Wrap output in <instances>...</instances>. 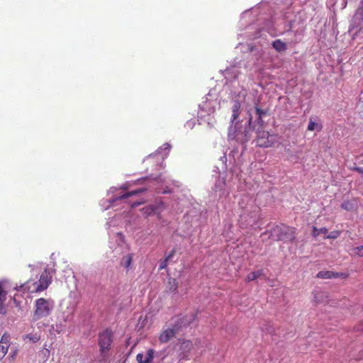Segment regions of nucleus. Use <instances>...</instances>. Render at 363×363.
<instances>
[{
  "label": "nucleus",
  "instance_id": "1",
  "mask_svg": "<svg viewBox=\"0 0 363 363\" xmlns=\"http://www.w3.org/2000/svg\"><path fill=\"white\" fill-rule=\"evenodd\" d=\"M113 342V332L110 328L100 331L98 334V345L99 347V356L97 362L105 363L108 358V352L111 349Z\"/></svg>",
  "mask_w": 363,
  "mask_h": 363
},
{
  "label": "nucleus",
  "instance_id": "2",
  "mask_svg": "<svg viewBox=\"0 0 363 363\" xmlns=\"http://www.w3.org/2000/svg\"><path fill=\"white\" fill-rule=\"evenodd\" d=\"M54 308V301L52 299L40 298L35 301V311L33 320H38L49 316Z\"/></svg>",
  "mask_w": 363,
  "mask_h": 363
},
{
  "label": "nucleus",
  "instance_id": "3",
  "mask_svg": "<svg viewBox=\"0 0 363 363\" xmlns=\"http://www.w3.org/2000/svg\"><path fill=\"white\" fill-rule=\"evenodd\" d=\"M257 145L262 147H269L273 146L278 142V137L277 135H270L268 132L262 130V128H259L257 130Z\"/></svg>",
  "mask_w": 363,
  "mask_h": 363
},
{
  "label": "nucleus",
  "instance_id": "4",
  "mask_svg": "<svg viewBox=\"0 0 363 363\" xmlns=\"http://www.w3.org/2000/svg\"><path fill=\"white\" fill-rule=\"evenodd\" d=\"M288 228L284 225H276L270 230L263 233L261 236H268L269 238L274 241L284 240L288 237Z\"/></svg>",
  "mask_w": 363,
  "mask_h": 363
},
{
  "label": "nucleus",
  "instance_id": "5",
  "mask_svg": "<svg viewBox=\"0 0 363 363\" xmlns=\"http://www.w3.org/2000/svg\"><path fill=\"white\" fill-rule=\"evenodd\" d=\"M183 324V320L182 318H180L178 320V323L173 325L171 328H167L160 333L159 336V340L161 343H167L172 338L175 337L176 334L177 333L179 328Z\"/></svg>",
  "mask_w": 363,
  "mask_h": 363
},
{
  "label": "nucleus",
  "instance_id": "6",
  "mask_svg": "<svg viewBox=\"0 0 363 363\" xmlns=\"http://www.w3.org/2000/svg\"><path fill=\"white\" fill-rule=\"evenodd\" d=\"M193 347L194 345L191 340H183L179 346L181 351L179 354V358L184 360L190 359L191 352Z\"/></svg>",
  "mask_w": 363,
  "mask_h": 363
},
{
  "label": "nucleus",
  "instance_id": "7",
  "mask_svg": "<svg viewBox=\"0 0 363 363\" xmlns=\"http://www.w3.org/2000/svg\"><path fill=\"white\" fill-rule=\"evenodd\" d=\"M39 289H40V287L38 281H32L31 280H29L24 284L19 286L16 289L23 292L28 291L30 294H34L41 292L42 291Z\"/></svg>",
  "mask_w": 363,
  "mask_h": 363
},
{
  "label": "nucleus",
  "instance_id": "8",
  "mask_svg": "<svg viewBox=\"0 0 363 363\" xmlns=\"http://www.w3.org/2000/svg\"><path fill=\"white\" fill-rule=\"evenodd\" d=\"M38 281L40 287V289H39L40 290L43 291L47 289L52 282V274L50 272L48 269H45Z\"/></svg>",
  "mask_w": 363,
  "mask_h": 363
},
{
  "label": "nucleus",
  "instance_id": "9",
  "mask_svg": "<svg viewBox=\"0 0 363 363\" xmlns=\"http://www.w3.org/2000/svg\"><path fill=\"white\" fill-rule=\"evenodd\" d=\"M9 335L4 334L0 340V359H3L8 352L9 347Z\"/></svg>",
  "mask_w": 363,
  "mask_h": 363
},
{
  "label": "nucleus",
  "instance_id": "10",
  "mask_svg": "<svg viewBox=\"0 0 363 363\" xmlns=\"http://www.w3.org/2000/svg\"><path fill=\"white\" fill-rule=\"evenodd\" d=\"M155 354V350L153 349H149L147 351L146 355L144 356L143 354H138L136 356V360L138 363H151L153 360Z\"/></svg>",
  "mask_w": 363,
  "mask_h": 363
},
{
  "label": "nucleus",
  "instance_id": "11",
  "mask_svg": "<svg viewBox=\"0 0 363 363\" xmlns=\"http://www.w3.org/2000/svg\"><path fill=\"white\" fill-rule=\"evenodd\" d=\"M317 277L320 279H334L338 277H346L343 273H337L332 271H320L317 274Z\"/></svg>",
  "mask_w": 363,
  "mask_h": 363
},
{
  "label": "nucleus",
  "instance_id": "12",
  "mask_svg": "<svg viewBox=\"0 0 363 363\" xmlns=\"http://www.w3.org/2000/svg\"><path fill=\"white\" fill-rule=\"evenodd\" d=\"M241 104L240 101H235L232 106L231 123H234L238 120L240 114Z\"/></svg>",
  "mask_w": 363,
  "mask_h": 363
},
{
  "label": "nucleus",
  "instance_id": "13",
  "mask_svg": "<svg viewBox=\"0 0 363 363\" xmlns=\"http://www.w3.org/2000/svg\"><path fill=\"white\" fill-rule=\"evenodd\" d=\"M314 294V301L318 303H325L328 301V293L325 291H321L320 290H316L313 293Z\"/></svg>",
  "mask_w": 363,
  "mask_h": 363
},
{
  "label": "nucleus",
  "instance_id": "14",
  "mask_svg": "<svg viewBox=\"0 0 363 363\" xmlns=\"http://www.w3.org/2000/svg\"><path fill=\"white\" fill-rule=\"evenodd\" d=\"M145 191V189H137V190H134V191H129V192H127V193H125L121 196H116V198L114 199V201H118V200H121V199H128L133 195H137L138 194H140L143 191Z\"/></svg>",
  "mask_w": 363,
  "mask_h": 363
},
{
  "label": "nucleus",
  "instance_id": "15",
  "mask_svg": "<svg viewBox=\"0 0 363 363\" xmlns=\"http://www.w3.org/2000/svg\"><path fill=\"white\" fill-rule=\"evenodd\" d=\"M255 112L256 115L257 116L259 125H260V128H262L263 124L262 116H266L268 113V111L267 110L261 109L260 108L256 106Z\"/></svg>",
  "mask_w": 363,
  "mask_h": 363
},
{
  "label": "nucleus",
  "instance_id": "16",
  "mask_svg": "<svg viewBox=\"0 0 363 363\" xmlns=\"http://www.w3.org/2000/svg\"><path fill=\"white\" fill-rule=\"evenodd\" d=\"M322 129V125L316 120L310 118L309 123L308 125V130L311 131H320Z\"/></svg>",
  "mask_w": 363,
  "mask_h": 363
},
{
  "label": "nucleus",
  "instance_id": "17",
  "mask_svg": "<svg viewBox=\"0 0 363 363\" xmlns=\"http://www.w3.org/2000/svg\"><path fill=\"white\" fill-rule=\"evenodd\" d=\"M133 260V256L131 254H128L124 256L121 261V265L126 269H128Z\"/></svg>",
  "mask_w": 363,
  "mask_h": 363
},
{
  "label": "nucleus",
  "instance_id": "18",
  "mask_svg": "<svg viewBox=\"0 0 363 363\" xmlns=\"http://www.w3.org/2000/svg\"><path fill=\"white\" fill-rule=\"evenodd\" d=\"M263 274L262 270H258L255 272H252L250 273L245 278V281L249 282L251 281H254L258 277H261Z\"/></svg>",
  "mask_w": 363,
  "mask_h": 363
},
{
  "label": "nucleus",
  "instance_id": "19",
  "mask_svg": "<svg viewBox=\"0 0 363 363\" xmlns=\"http://www.w3.org/2000/svg\"><path fill=\"white\" fill-rule=\"evenodd\" d=\"M167 289L169 291L174 292L178 289V282L175 279L170 278L168 279Z\"/></svg>",
  "mask_w": 363,
  "mask_h": 363
},
{
  "label": "nucleus",
  "instance_id": "20",
  "mask_svg": "<svg viewBox=\"0 0 363 363\" xmlns=\"http://www.w3.org/2000/svg\"><path fill=\"white\" fill-rule=\"evenodd\" d=\"M273 47L279 52L284 51L286 48V44L280 40H276L273 43Z\"/></svg>",
  "mask_w": 363,
  "mask_h": 363
},
{
  "label": "nucleus",
  "instance_id": "21",
  "mask_svg": "<svg viewBox=\"0 0 363 363\" xmlns=\"http://www.w3.org/2000/svg\"><path fill=\"white\" fill-rule=\"evenodd\" d=\"M157 206L151 205L146 206L145 208H143V211H144V213H145L147 216H150L154 213L157 210Z\"/></svg>",
  "mask_w": 363,
  "mask_h": 363
},
{
  "label": "nucleus",
  "instance_id": "22",
  "mask_svg": "<svg viewBox=\"0 0 363 363\" xmlns=\"http://www.w3.org/2000/svg\"><path fill=\"white\" fill-rule=\"evenodd\" d=\"M327 233L328 229L326 228H317L316 227H313V235L314 237H317L320 234L325 235Z\"/></svg>",
  "mask_w": 363,
  "mask_h": 363
},
{
  "label": "nucleus",
  "instance_id": "23",
  "mask_svg": "<svg viewBox=\"0 0 363 363\" xmlns=\"http://www.w3.org/2000/svg\"><path fill=\"white\" fill-rule=\"evenodd\" d=\"M26 337L29 339L33 342H37L40 340V336L38 334H28Z\"/></svg>",
  "mask_w": 363,
  "mask_h": 363
},
{
  "label": "nucleus",
  "instance_id": "24",
  "mask_svg": "<svg viewBox=\"0 0 363 363\" xmlns=\"http://www.w3.org/2000/svg\"><path fill=\"white\" fill-rule=\"evenodd\" d=\"M352 252L354 255L363 256V245L352 248Z\"/></svg>",
  "mask_w": 363,
  "mask_h": 363
},
{
  "label": "nucleus",
  "instance_id": "25",
  "mask_svg": "<svg viewBox=\"0 0 363 363\" xmlns=\"http://www.w3.org/2000/svg\"><path fill=\"white\" fill-rule=\"evenodd\" d=\"M6 298H0V314H5L6 313L4 303Z\"/></svg>",
  "mask_w": 363,
  "mask_h": 363
},
{
  "label": "nucleus",
  "instance_id": "26",
  "mask_svg": "<svg viewBox=\"0 0 363 363\" xmlns=\"http://www.w3.org/2000/svg\"><path fill=\"white\" fill-rule=\"evenodd\" d=\"M340 233L339 231H333L330 234H328L327 236L325 237V238L328 239H336L340 236Z\"/></svg>",
  "mask_w": 363,
  "mask_h": 363
},
{
  "label": "nucleus",
  "instance_id": "27",
  "mask_svg": "<svg viewBox=\"0 0 363 363\" xmlns=\"http://www.w3.org/2000/svg\"><path fill=\"white\" fill-rule=\"evenodd\" d=\"M341 207L347 211H350L352 208V203H350L349 201H344L341 204Z\"/></svg>",
  "mask_w": 363,
  "mask_h": 363
},
{
  "label": "nucleus",
  "instance_id": "28",
  "mask_svg": "<svg viewBox=\"0 0 363 363\" xmlns=\"http://www.w3.org/2000/svg\"><path fill=\"white\" fill-rule=\"evenodd\" d=\"M168 260L167 259H164L163 260H161L160 262L159 269L162 270L165 269L167 267Z\"/></svg>",
  "mask_w": 363,
  "mask_h": 363
},
{
  "label": "nucleus",
  "instance_id": "29",
  "mask_svg": "<svg viewBox=\"0 0 363 363\" xmlns=\"http://www.w3.org/2000/svg\"><path fill=\"white\" fill-rule=\"evenodd\" d=\"M0 298H6V292L3 289L1 284H0Z\"/></svg>",
  "mask_w": 363,
  "mask_h": 363
},
{
  "label": "nucleus",
  "instance_id": "30",
  "mask_svg": "<svg viewBox=\"0 0 363 363\" xmlns=\"http://www.w3.org/2000/svg\"><path fill=\"white\" fill-rule=\"evenodd\" d=\"M143 203H144L143 201H137V202H134V203H133L130 205V207H131L132 208H135V207H136V206H140V205L143 204Z\"/></svg>",
  "mask_w": 363,
  "mask_h": 363
},
{
  "label": "nucleus",
  "instance_id": "31",
  "mask_svg": "<svg viewBox=\"0 0 363 363\" xmlns=\"http://www.w3.org/2000/svg\"><path fill=\"white\" fill-rule=\"evenodd\" d=\"M175 254V250H172L170 253L165 257L168 261L174 256Z\"/></svg>",
  "mask_w": 363,
  "mask_h": 363
},
{
  "label": "nucleus",
  "instance_id": "32",
  "mask_svg": "<svg viewBox=\"0 0 363 363\" xmlns=\"http://www.w3.org/2000/svg\"><path fill=\"white\" fill-rule=\"evenodd\" d=\"M250 139V136H247V133H245V138L243 139L242 142H243V143H246V142H247Z\"/></svg>",
  "mask_w": 363,
  "mask_h": 363
},
{
  "label": "nucleus",
  "instance_id": "33",
  "mask_svg": "<svg viewBox=\"0 0 363 363\" xmlns=\"http://www.w3.org/2000/svg\"><path fill=\"white\" fill-rule=\"evenodd\" d=\"M354 170L358 172H359V173H361V174H363V168H362V167H356L354 169Z\"/></svg>",
  "mask_w": 363,
  "mask_h": 363
},
{
  "label": "nucleus",
  "instance_id": "34",
  "mask_svg": "<svg viewBox=\"0 0 363 363\" xmlns=\"http://www.w3.org/2000/svg\"><path fill=\"white\" fill-rule=\"evenodd\" d=\"M252 117H250V119H249V121H248V122H249V125H251V123H252Z\"/></svg>",
  "mask_w": 363,
  "mask_h": 363
}]
</instances>
